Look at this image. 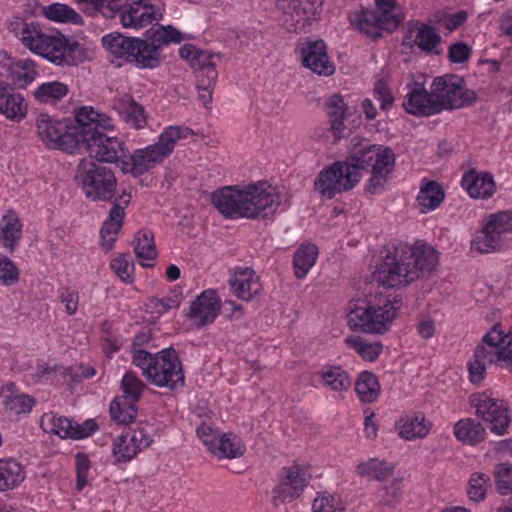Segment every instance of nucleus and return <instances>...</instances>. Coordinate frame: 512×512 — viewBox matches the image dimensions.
<instances>
[{
  "label": "nucleus",
  "mask_w": 512,
  "mask_h": 512,
  "mask_svg": "<svg viewBox=\"0 0 512 512\" xmlns=\"http://www.w3.org/2000/svg\"><path fill=\"white\" fill-rule=\"evenodd\" d=\"M212 203L225 217L267 218L277 211L281 195L267 182H258L241 190L225 187L215 191Z\"/></svg>",
  "instance_id": "f257e3e1"
},
{
  "label": "nucleus",
  "mask_w": 512,
  "mask_h": 512,
  "mask_svg": "<svg viewBox=\"0 0 512 512\" xmlns=\"http://www.w3.org/2000/svg\"><path fill=\"white\" fill-rule=\"evenodd\" d=\"M76 123H80L77 149L88 152L89 159L117 163L127 158L128 149L125 143L105 133L106 130L113 129V122L109 116L85 106L76 111Z\"/></svg>",
  "instance_id": "f03ea898"
},
{
  "label": "nucleus",
  "mask_w": 512,
  "mask_h": 512,
  "mask_svg": "<svg viewBox=\"0 0 512 512\" xmlns=\"http://www.w3.org/2000/svg\"><path fill=\"white\" fill-rule=\"evenodd\" d=\"M11 29L31 52L48 59L56 65L72 66L84 59V49L78 43H70L64 37L46 34L34 22L16 20L11 23Z\"/></svg>",
  "instance_id": "7ed1b4c3"
},
{
  "label": "nucleus",
  "mask_w": 512,
  "mask_h": 512,
  "mask_svg": "<svg viewBox=\"0 0 512 512\" xmlns=\"http://www.w3.org/2000/svg\"><path fill=\"white\" fill-rule=\"evenodd\" d=\"M401 306V300L382 295L352 300L347 307V324L354 331L383 335L390 330Z\"/></svg>",
  "instance_id": "20e7f679"
},
{
  "label": "nucleus",
  "mask_w": 512,
  "mask_h": 512,
  "mask_svg": "<svg viewBox=\"0 0 512 512\" xmlns=\"http://www.w3.org/2000/svg\"><path fill=\"white\" fill-rule=\"evenodd\" d=\"M349 157L361 176L363 170L371 172L365 187L366 192L376 194L384 189L395 165V154L390 147L363 145L359 137H353Z\"/></svg>",
  "instance_id": "39448f33"
},
{
  "label": "nucleus",
  "mask_w": 512,
  "mask_h": 512,
  "mask_svg": "<svg viewBox=\"0 0 512 512\" xmlns=\"http://www.w3.org/2000/svg\"><path fill=\"white\" fill-rule=\"evenodd\" d=\"M134 365L156 387L176 389L184 385L182 364L174 349H164L156 354L137 351Z\"/></svg>",
  "instance_id": "423d86ee"
},
{
  "label": "nucleus",
  "mask_w": 512,
  "mask_h": 512,
  "mask_svg": "<svg viewBox=\"0 0 512 512\" xmlns=\"http://www.w3.org/2000/svg\"><path fill=\"white\" fill-rule=\"evenodd\" d=\"M87 4L103 16L112 18L119 13L120 22L125 28L140 29L163 18L159 7L150 4L147 0H137L130 4L121 5V0H76Z\"/></svg>",
  "instance_id": "0eeeda50"
},
{
  "label": "nucleus",
  "mask_w": 512,
  "mask_h": 512,
  "mask_svg": "<svg viewBox=\"0 0 512 512\" xmlns=\"http://www.w3.org/2000/svg\"><path fill=\"white\" fill-rule=\"evenodd\" d=\"M193 131L186 126H169L160 134L158 141L142 149H136L130 156L131 171L135 175H142L161 164L169 157L181 139H187Z\"/></svg>",
  "instance_id": "6e6552de"
},
{
  "label": "nucleus",
  "mask_w": 512,
  "mask_h": 512,
  "mask_svg": "<svg viewBox=\"0 0 512 512\" xmlns=\"http://www.w3.org/2000/svg\"><path fill=\"white\" fill-rule=\"evenodd\" d=\"M36 129L42 142L51 149L73 153L79 146L80 123L70 119L58 120L48 114H40L36 119Z\"/></svg>",
  "instance_id": "1a4fd4ad"
},
{
  "label": "nucleus",
  "mask_w": 512,
  "mask_h": 512,
  "mask_svg": "<svg viewBox=\"0 0 512 512\" xmlns=\"http://www.w3.org/2000/svg\"><path fill=\"white\" fill-rule=\"evenodd\" d=\"M76 179L85 195L93 200L109 201L116 190V178L110 169L96 164L92 159H83L77 166Z\"/></svg>",
  "instance_id": "9d476101"
},
{
  "label": "nucleus",
  "mask_w": 512,
  "mask_h": 512,
  "mask_svg": "<svg viewBox=\"0 0 512 512\" xmlns=\"http://www.w3.org/2000/svg\"><path fill=\"white\" fill-rule=\"evenodd\" d=\"M361 179L349 155L343 161H336L318 174L314 187L323 198L332 199L336 194L353 189Z\"/></svg>",
  "instance_id": "9b49d317"
},
{
  "label": "nucleus",
  "mask_w": 512,
  "mask_h": 512,
  "mask_svg": "<svg viewBox=\"0 0 512 512\" xmlns=\"http://www.w3.org/2000/svg\"><path fill=\"white\" fill-rule=\"evenodd\" d=\"M512 234V212L502 211L491 214L482 230L471 242V249L479 253H492L506 249Z\"/></svg>",
  "instance_id": "f8f14e48"
},
{
  "label": "nucleus",
  "mask_w": 512,
  "mask_h": 512,
  "mask_svg": "<svg viewBox=\"0 0 512 512\" xmlns=\"http://www.w3.org/2000/svg\"><path fill=\"white\" fill-rule=\"evenodd\" d=\"M409 252L410 245H398L375 271V281L387 288H399L415 281L417 279L416 270H413L407 262V257L411 254Z\"/></svg>",
  "instance_id": "ddd939ff"
},
{
  "label": "nucleus",
  "mask_w": 512,
  "mask_h": 512,
  "mask_svg": "<svg viewBox=\"0 0 512 512\" xmlns=\"http://www.w3.org/2000/svg\"><path fill=\"white\" fill-rule=\"evenodd\" d=\"M431 89L438 106L436 107L438 113L471 105L477 99L476 93L467 89L464 80L456 75L435 78Z\"/></svg>",
  "instance_id": "4468645a"
},
{
  "label": "nucleus",
  "mask_w": 512,
  "mask_h": 512,
  "mask_svg": "<svg viewBox=\"0 0 512 512\" xmlns=\"http://www.w3.org/2000/svg\"><path fill=\"white\" fill-rule=\"evenodd\" d=\"M469 403L475 409V414L484 422L490 424V430L497 434L506 433L510 424L506 403L494 396L492 392L483 391L469 396Z\"/></svg>",
  "instance_id": "2eb2a0df"
},
{
  "label": "nucleus",
  "mask_w": 512,
  "mask_h": 512,
  "mask_svg": "<svg viewBox=\"0 0 512 512\" xmlns=\"http://www.w3.org/2000/svg\"><path fill=\"white\" fill-rule=\"evenodd\" d=\"M311 477L306 466L293 464L284 467L279 474L278 484L272 490V504L278 507L298 499L308 486Z\"/></svg>",
  "instance_id": "dca6fc26"
},
{
  "label": "nucleus",
  "mask_w": 512,
  "mask_h": 512,
  "mask_svg": "<svg viewBox=\"0 0 512 512\" xmlns=\"http://www.w3.org/2000/svg\"><path fill=\"white\" fill-rule=\"evenodd\" d=\"M320 0H277L276 7L283 12V25L292 32H301L317 19Z\"/></svg>",
  "instance_id": "f3484780"
},
{
  "label": "nucleus",
  "mask_w": 512,
  "mask_h": 512,
  "mask_svg": "<svg viewBox=\"0 0 512 512\" xmlns=\"http://www.w3.org/2000/svg\"><path fill=\"white\" fill-rule=\"evenodd\" d=\"M41 427L46 433L60 438L82 439L90 436L97 429V424L94 420H86L80 425L64 416L49 412L42 416Z\"/></svg>",
  "instance_id": "a211bd4d"
},
{
  "label": "nucleus",
  "mask_w": 512,
  "mask_h": 512,
  "mask_svg": "<svg viewBox=\"0 0 512 512\" xmlns=\"http://www.w3.org/2000/svg\"><path fill=\"white\" fill-rule=\"evenodd\" d=\"M401 20V16L382 15L375 10L361 11L350 16V22L356 29L373 38L380 37L382 30H394Z\"/></svg>",
  "instance_id": "6ab92c4d"
},
{
  "label": "nucleus",
  "mask_w": 512,
  "mask_h": 512,
  "mask_svg": "<svg viewBox=\"0 0 512 512\" xmlns=\"http://www.w3.org/2000/svg\"><path fill=\"white\" fill-rule=\"evenodd\" d=\"M153 439L144 428H136L117 437L113 443L112 454L116 463H127L137 454L148 448Z\"/></svg>",
  "instance_id": "aec40b11"
},
{
  "label": "nucleus",
  "mask_w": 512,
  "mask_h": 512,
  "mask_svg": "<svg viewBox=\"0 0 512 512\" xmlns=\"http://www.w3.org/2000/svg\"><path fill=\"white\" fill-rule=\"evenodd\" d=\"M297 51L303 66L312 72L323 76L334 73L335 66L330 61L326 45L322 40L303 42L298 46Z\"/></svg>",
  "instance_id": "412c9836"
},
{
  "label": "nucleus",
  "mask_w": 512,
  "mask_h": 512,
  "mask_svg": "<svg viewBox=\"0 0 512 512\" xmlns=\"http://www.w3.org/2000/svg\"><path fill=\"white\" fill-rule=\"evenodd\" d=\"M403 107L407 113L418 117L438 114L432 89L427 91L422 83L415 81L408 84Z\"/></svg>",
  "instance_id": "4be33fe9"
},
{
  "label": "nucleus",
  "mask_w": 512,
  "mask_h": 512,
  "mask_svg": "<svg viewBox=\"0 0 512 512\" xmlns=\"http://www.w3.org/2000/svg\"><path fill=\"white\" fill-rule=\"evenodd\" d=\"M220 310L221 303L216 291L207 289L191 303L187 316L197 327H203L214 322Z\"/></svg>",
  "instance_id": "5701e85b"
},
{
  "label": "nucleus",
  "mask_w": 512,
  "mask_h": 512,
  "mask_svg": "<svg viewBox=\"0 0 512 512\" xmlns=\"http://www.w3.org/2000/svg\"><path fill=\"white\" fill-rule=\"evenodd\" d=\"M409 32L410 35L403 38V46L408 48L417 46L427 54H439L437 46L441 42V37L434 27L410 23Z\"/></svg>",
  "instance_id": "b1692460"
},
{
  "label": "nucleus",
  "mask_w": 512,
  "mask_h": 512,
  "mask_svg": "<svg viewBox=\"0 0 512 512\" xmlns=\"http://www.w3.org/2000/svg\"><path fill=\"white\" fill-rule=\"evenodd\" d=\"M229 285L232 293L244 301H250L262 289L259 277L250 268L237 270L230 278Z\"/></svg>",
  "instance_id": "393cba45"
},
{
  "label": "nucleus",
  "mask_w": 512,
  "mask_h": 512,
  "mask_svg": "<svg viewBox=\"0 0 512 512\" xmlns=\"http://www.w3.org/2000/svg\"><path fill=\"white\" fill-rule=\"evenodd\" d=\"M491 344L487 341V334L484 335L482 343L479 344L468 362L469 379L473 384H480L486 374L487 364L496 363V354L492 351Z\"/></svg>",
  "instance_id": "a878e982"
},
{
  "label": "nucleus",
  "mask_w": 512,
  "mask_h": 512,
  "mask_svg": "<svg viewBox=\"0 0 512 512\" xmlns=\"http://www.w3.org/2000/svg\"><path fill=\"white\" fill-rule=\"evenodd\" d=\"M487 334V341L491 344L496 361L501 367L512 372V330L504 333L495 325Z\"/></svg>",
  "instance_id": "bb28decb"
},
{
  "label": "nucleus",
  "mask_w": 512,
  "mask_h": 512,
  "mask_svg": "<svg viewBox=\"0 0 512 512\" xmlns=\"http://www.w3.org/2000/svg\"><path fill=\"white\" fill-rule=\"evenodd\" d=\"M27 113V103L21 94L14 93L11 88L0 81V114L7 119L20 122Z\"/></svg>",
  "instance_id": "cd10ccee"
},
{
  "label": "nucleus",
  "mask_w": 512,
  "mask_h": 512,
  "mask_svg": "<svg viewBox=\"0 0 512 512\" xmlns=\"http://www.w3.org/2000/svg\"><path fill=\"white\" fill-rule=\"evenodd\" d=\"M409 253L411 254L407 257V262L416 270L417 279L421 274L431 272L438 264L437 251L425 243L410 246Z\"/></svg>",
  "instance_id": "c85d7f7f"
},
{
  "label": "nucleus",
  "mask_w": 512,
  "mask_h": 512,
  "mask_svg": "<svg viewBox=\"0 0 512 512\" xmlns=\"http://www.w3.org/2000/svg\"><path fill=\"white\" fill-rule=\"evenodd\" d=\"M326 114L333 137L338 140L345 136L346 126L344 120L348 115V107L341 95L334 94L326 102Z\"/></svg>",
  "instance_id": "c756f323"
},
{
  "label": "nucleus",
  "mask_w": 512,
  "mask_h": 512,
  "mask_svg": "<svg viewBox=\"0 0 512 512\" xmlns=\"http://www.w3.org/2000/svg\"><path fill=\"white\" fill-rule=\"evenodd\" d=\"M115 108L121 118L131 128L143 129L147 124L144 107L137 103L130 95H123L115 101Z\"/></svg>",
  "instance_id": "7c9ffc66"
},
{
  "label": "nucleus",
  "mask_w": 512,
  "mask_h": 512,
  "mask_svg": "<svg viewBox=\"0 0 512 512\" xmlns=\"http://www.w3.org/2000/svg\"><path fill=\"white\" fill-rule=\"evenodd\" d=\"M124 217V208L117 203L113 204L110 209L109 216L103 223L100 230V244L105 251H109L113 248L114 243L118 238V234L122 228Z\"/></svg>",
  "instance_id": "2f4dec72"
},
{
  "label": "nucleus",
  "mask_w": 512,
  "mask_h": 512,
  "mask_svg": "<svg viewBox=\"0 0 512 512\" xmlns=\"http://www.w3.org/2000/svg\"><path fill=\"white\" fill-rule=\"evenodd\" d=\"M462 186L473 198H488L495 190L494 180L488 173L470 170L462 178Z\"/></svg>",
  "instance_id": "473e14b6"
},
{
  "label": "nucleus",
  "mask_w": 512,
  "mask_h": 512,
  "mask_svg": "<svg viewBox=\"0 0 512 512\" xmlns=\"http://www.w3.org/2000/svg\"><path fill=\"white\" fill-rule=\"evenodd\" d=\"M198 59L203 62L202 78L198 80L197 84L199 100L207 107L212 101V89L217 79V71L215 64L211 61V55L201 53Z\"/></svg>",
  "instance_id": "72a5a7b5"
},
{
  "label": "nucleus",
  "mask_w": 512,
  "mask_h": 512,
  "mask_svg": "<svg viewBox=\"0 0 512 512\" xmlns=\"http://www.w3.org/2000/svg\"><path fill=\"white\" fill-rule=\"evenodd\" d=\"M397 428L401 438L413 440L426 437L430 432L431 423L422 414L418 413L402 417L397 422Z\"/></svg>",
  "instance_id": "f704fd0d"
},
{
  "label": "nucleus",
  "mask_w": 512,
  "mask_h": 512,
  "mask_svg": "<svg viewBox=\"0 0 512 512\" xmlns=\"http://www.w3.org/2000/svg\"><path fill=\"white\" fill-rule=\"evenodd\" d=\"M246 447L242 440L231 433L221 434L209 451L219 459H235L243 456Z\"/></svg>",
  "instance_id": "c9c22d12"
},
{
  "label": "nucleus",
  "mask_w": 512,
  "mask_h": 512,
  "mask_svg": "<svg viewBox=\"0 0 512 512\" xmlns=\"http://www.w3.org/2000/svg\"><path fill=\"white\" fill-rule=\"evenodd\" d=\"M24 466L14 459H0V492L19 486L25 479Z\"/></svg>",
  "instance_id": "e433bc0d"
},
{
  "label": "nucleus",
  "mask_w": 512,
  "mask_h": 512,
  "mask_svg": "<svg viewBox=\"0 0 512 512\" xmlns=\"http://www.w3.org/2000/svg\"><path fill=\"white\" fill-rule=\"evenodd\" d=\"M22 237V224L13 212L3 216L0 221V244L6 250L13 252Z\"/></svg>",
  "instance_id": "4c0bfd02"
},
{
  "label": "nucleus",
  "mask_w": 512,
  "mask_h": 512,
  "mask_svg": "<svg viewBox=\"0 0 512 512\" xmlns=\"http://www.w3.org/2000/svg\"><path fill=\"white\" fill-rule=\"evenodd\" d=\"M454 435L457 440L464 444L476 445L485 439L486 430L475 419L465 418L454 425Z\"/></svg>",
  "instance_id": "58836bf2"
},
{
  "label": "nucleus",
  "mask_w": 512,
  "mask_h": 512,
  "mask_svg": "<svg viewBox=\"0 0 512 512\" xmlns=\"http://www.w3.org/2000/svg\"><path fill=\"white\" fill-rule=\"evenodd\" d=\"M138 38L125 37L120 33H111L102 38L103 46L117 58L130 62Z\"/></svg>",
  "instance_id": "ea45409f"
},
{
  "label": "nucleus",
  "mask_w": 512,
  "mask_h": 512,
  "mask_svg": "<svg viewBox=\"0 0 512 512\" xmlns=\"http://www.w3.org/2000/svg\"><path fill=\"white\" fill-rule=\"evenodd\" d=\"M445 193L442 187L435 181H425L420 187L417 203L421 213H428L444 201Z\"/></svg>",
  "instance_id": "a19ab883"
},
{
  "label": "nucleus",
  "mask_w": 512,
  "mask_h": 512,
  "mask_svg": "<svg viewBox=\"0 0 512 512\" xmlns=\"http://www.w3.org/2000/svg\"><path fill=\"white\" fill-rule=\"evenodd\" d=\"M9 74L14 85L25 88L38 76L36 65L31 59H14L10 63Z\"/></svg>",
  "instance_id": "79ce46f5"
},
{
  "label": "nucleus",
  "mask_w": 512,
  "mask_h": 512,
  "mask_svg": "<svg viewBox=\"0 0 512 512\" xmlns=\"http://www.w3.org/2000/svg\"><path fill=\"white\" fill-rule=\"evenodd\" d=\"M134 253L143 267H153L157 257L153 234L148 231H139L135 235Z\"/></svg>",
  "instance_id": "37998d69"
},
{
  "label": "nucleus",
  "mask_w": 512,
  "mask_h": 512,
  "mask_svg": "<svg viewBox=\"0 0 512 512\" xmlns=\"http://www.w3.org/2000/svg\"><path fill=\"white\" fill-rule=\"evenodd\" d=\"M130 62L141 68H156L161 63V53L147 39H138Z\"/></svg>",
  "instance_id": "c03bdc74"
},
{
  "label": "nucleus",
  "mask_w": 512,
  "mask_h": 512,
  "mask_svg": "<svg viewBox=\"0 0 512 512\" xmlns=\"http://www.w3.org/2000/svg\"><path fill=\"white\" fill-rule=\"evenodd\" d=\"M344 342L365 361H375L383 351L380 341H369L358 335L347 336Z\"/></svg>",
  "instance_id": "a18cd8bd"
},
{
  "label": "nucleus",
  "mask_w": 512,
  "mask_h": 512,
  "mask_svg": "<svg viewBox=\"0 0 512 512\" xmlns=\"http://www.w3.org/2000/svg\"><path fill=\"white\" fill-rule=\"evenodd\" d=\"M320 377L323 385L333 392H346L352 384L348 373L339 366L324 368L320 373Z\"/></svg>",
  "instance_id": "49530a36"
},
{
  "label": "nucleus",
  "mask_w": 512,
  "mask_h": 512,
  "mask_svg": "<svg viewBox=\"0 0 512 512\" xmlns=\"http://www.w3.org/2000/svg\"><path fill=\"white\" fill-rule=\"evenodd\" d=\"M159 52L163 46L178 44L184 40L183 34L171 25H157L147 31L146 38Z\"/></svg>",
  "instance_id": "de8ad7c7"
},
{
  "label": "nucleus",
  "mask_w": 512,
  "mask_h": 512,
  "mask_svg": "<svg viewBox=\"0 0 512 512\" xmlns=\"http://www.w3.org/2000/svg\"><path fill=\"white\" fill-rule=\"evenodd\" d=\"M317 256L318 248L316 245L311 243L301 245L296 250L293 258L295 276L299 279L304 278L314 266Z\"/></svg>",
  "instance_id": "09e8293b"
},
{
  "label": "nucleus",
  "mask_w": 512,
  "mask_h": 512,
  "mask_svg": "<svg viewBox=\"0 0 512 512\" xmlns=\"http://www.w3.org/2000/svg\"><path fill=\"white\" fill-rule=\"evenodd\" d=\"M394 465L392 463L379 460L377 458L369 459L360 463L356 467V472L362 477H367L377 481H384L392 475Z\"/></svg>",
  "instance_id": "8fccbe9b"
},
{
  "label": "nucleus",
  "mask_w": 512,
  "mask_h": 512,
  "mask_svg": "<svg viewBox=\"0 0 512 512\" xmlns=\"http://www.w3.org/2000/svg\"><path fill=\"white\" fill-rule=\"evenodd\" d=\"M355 390L362 402H374L380 393V385L377 377L369 371L360 373L357 381L355 382Z\"/></svg>",
  "instance_id": "3c124183"
},
{
  "label": "nucleus",
  "mask_w": 512,
  "mask_h": 512,
  "mask_svg": "<svg viewBox=\"0 0 512 512\" xmlns=\"http://www.w3.org/2000/svg\"><path fill=\"white\" fill-rule=\"evenodd\" d=\"M111 418L118 424H130L134 422L137 409L133 402L122 398H115L110 404Z\"/></svg>",
  "instance_id": "603ef678"
},
{
  "label": "nucleus",
  "mask_w": 512,
  "mask_h": 512,
  "mask_svg": "<svg viewBox=\"0 0 512 512\" xmlns=\"http://www.w3.org/2000/svg\"><path fill=\"white\" fill-rule=\"evenodd\" d=\"M67 94L68 86L59 81L43 83L34 92L35 98L43 103H54Z\"/></svg>",
  "instance_id": "864d4df0"
},
{
  "label": "nucleus",
  "mask_w": 512,
  "mask_h": 512,
  "mask_svg": "<svg viewBox=\"0 0 512 512\" xmlns=\"http://www.w3.org/2000/svg\"><path fill=\"white\" fill-rule=\"evenodd\" d=\"M490 486V477L482 472H474L468 481L467 495L473 502H481L485 499L487 489Z\"/></svg>",
  "instance_id": "5fc2aeb1"
},
{
  "label": "nucleus",
  "mask_w": 512,
  "mask_h": 512,
  "mask_svg": "<svg viewBox=\"0 0 512 512\" xmlns=\"http://www.w3.org/2000/svg\"><path fill=\"white\" fill-rule=\"evenodd\" d=\"M145 386L144 382L134 372H126L121 381L124 394L121 398L133 403L137 402L141 398Z\"/></svg>",
  "instance_id": "6e6d98bb"
},
{
  "label": "nucleus",
  "mask_w": 512,
  "mask_h": 512,
  "mask_svg": "<svg viewBox=\"0 0 512 512\" xmlns=\"http://www.w3.org/2000/svg\"><path fill=\"white\" fill-rule=\"evenodd\" d=\"M45 16L56 22L81 23V16L71 7L61 3H55L44 9Z\"/></svg>",
  "instance_id": "4d7b16f0"
},
{
  "label": "nucleus",
  "mask_w": 512,
  "mask_h": 512,
  "mask_svg": "<svg viewBox=\"0 0 512 512\" xmlns=\"http://www.w3.org/2000/svg\"><path fill=\"white\" fill-rule=\"evenodd\" d=\"M495 482L497 491L502 495L512 492V465L509 463H500L496 466Z\"/></svg>",
  "instance_id": "13d9d810"
},
{
  "label": "nucleus",
  "mask_w": 512,
  "mask_h": 512,
  "mask_svg": "<svg viewBox=\"0 0 512 512\" xmlns=\"http://www.w3.org/2000/svg\"><path fill=\"white\" fill-rule=\"evenodd\" d=\"M111 269L124 282L130 283L133 280V264L130 255L120 254L112 260Z\"/></svg>",
  "instance_id": "bf43d9fd"
},
{
  "label": "nucleus",
  "mask_w": 512,
  "mask_h": 512,
  "mask_svg": "<svg viewBox=\"0 0 512 512\" xmlns=\"http://www.w3.org/2000/svg\"><path fill=\"white\" fill-rule=\"evenodd\" d=\"M312 510L313 512H343L339 500L327 493L320 494L314 499Z\"/></svg>",
  "instance_id": "052dcab7"
},
{
  "label": "nucleus",
  "mask_w": 512,
  "mask_h": 512,
  "mask_svg": "<svg viewBox=\"0 0 512 512\" xmlns=\"http://www.w3.org/2000/svg\"><path fill=\"white\" fill-rule=\"evenodd\" d=\"M5 405L16 414L27 413L32 409L34 400L25 394H14L6 397Z\"/></svg>",
  "instance_id": "680f3d73"
},
{
  "label": "nucleus",
  "mask_w": 512,
  "mask_h": 512,
  "mask_svg": "<svg viewBox=\"0 0 512 512\" xmlns=\"http://www.w3.org/2000/svg\"><path fill=\"white\" fill-rule=\"evenodd\" d=\"M19 278V271L14 263L6 257H0V281L6 285H11L17 282Z\"/></svg>",
  "instance_id": "e2e57ef3"
},
{
  "label": "nucleus",
  "mask_w": 512,
  "mask_h": 512,
  "mask_svg": "<svg viewBox=\"0 0 512 512\" xmlns=\"http://www.w3.org/2000/svg\"><path fill=\"white\" fill-rule=\"evenodd\" d=\"M90 469V460L85 454L76 455V473L77 484L76 487L80 491L87 484V476Z\"/></svg>",
  "instance_id": "0e129e2a"
},
{
  "label": "nucleus",
  "mask_w": 512,
  "mask_h": 512,
  "mask_svg": "<svg viewBox=\"0 0 512 512\" xmlns=\"http://www.w3.org/2000/svg\"><path fill=\"white\" fill-rule=\"evenodd\" d=\"M60 301L65 305V311L69 315H74L78 310L79 293L70 288H63L60 292Z\"/></svg>",
  "instance_id": "69168bd1"
},
{
  "label": "nucleus",
  "mask_w": 512,
  "mask_h": 512,
  "mask_svg": "<svg viewBox=\"0 0 512 512\" xmlns=\"http://www.w3.org/2000/svg\"><path fill=\"white\" fill-rule=\"evenodd\" d=\"M471 48L463 43L452 44L449 48L448 57L453 63H463L470 58Z\"/></svg>",
  "instance_id": "338daca9"
},
{
  "label": "nucleus",
  "mask_w": 512,
  "mask_h": 512,
  "mask_svg": "<svg viewBox=\"0 0 512 512\" xmlns=\"http://www.w3.org/2000/svg\"><path fill=\"white\" fill-rule=\"evenodd\" d=\"M197 435L209 450L212 445L216 443L221 433L212 428L209 424L203 423L197 428Z\"/></svg>",
  "instance_id": "774afa93"
}]
</instances>
